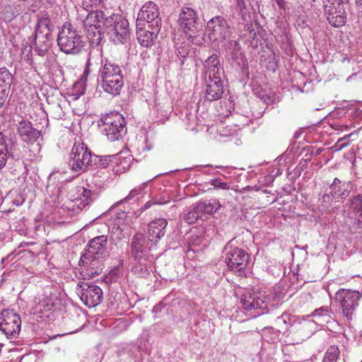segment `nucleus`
Segmentation results:
<instances>
[{"label":"nucleus","mask_w":362,"mask_h":362,"mask_svg":"<svg viewBox=\"0 0 362 362\" xmlns=\"http://www.w3.org/2000/svg\"><path fill=\"white\" fill-rule=\"evenodd\" d=\"M99 78L105 92L112 95H118L120 93L124 86V76L119 65L108 59L102 60Z\"/></svg>","instance_id":"obj_1"},{"label":"nucleus","mask_w":362,"mask_h":362,"mask_svg":"<svg viewBox=\"0 0 362 362\" xmlns=\"http://www.w3.org/2000/svg\"><path fill=\"white\" fill-rule=\"evenodd\" d=\"M59 49L66 54H78L84 47L83 37L70 23H64L57 35Z\"/></svg>","instance_id":"obj_2"},{"label":"nucleus","mask_w":362,"mask_h":362,"mask_svg":"<svg viewBox=\"0 0 362 362\" xmlns=\"http://www.w3.org/2000/svg\"><path fill=\"white\" fill-rule=\"evenodd\" d=\"M94 156L83 142L75 143L69 153V166L80 175L93 168Z\"/></svg>","instance_id":"obj_3"},{"label":"nucleus","mask_w":362,"mask_h":362,"mask_svg":"<svg viewBox=\"0 0 362 362\" xmlns=\"http://www.w3.org/2000/svg\"><path fill=\"white\" fill-rule=\"evenodd\" d=\"M54 25L46 14L40 18L35 26L34 50L39 56H44L52 45Z\"/></svg>","instance_id":"obj_4"},{"label":"nucleus","mask_w":362,"mask_h":362,"mask_svg":"<svg viewBox=\"0 0 362 362\" xmlns=\"http://www.w3.org/2000/svg\"><path fill=\"white\" fill-rule=\"evenodd\" d=\"M103 26L112 42L115 44H125L130 40V30L128 21L122 16L112 13L105 18Z\"/></svg>","instance_id":"obj_5"},{"label":"nucleus","mask_w":362,"mask_h":362,"mask_svg":"<svg viewBox=\"0 0 362 362\" xmlns=\"http://www.w3.org/2000/svg\"><path fill=\"white\" fill-rule=\"evenodd\" d=\"M99 127L110 141L120 139L127 132L125 119L118 112H111L103 116Z\"/></svg>","instance_id":"obj_6"},{"label":"nucleus","mask_w":362,"mask_h":362,"mask_svg":"<svg viewBox=\"0 0 362 362\" xmlns=\"http://www.w3.org/2000/svg\"><path fill=\"white\" fill-rule=\"evenodd\" d=\"M107 235H102L90 240L81 261L83 266L89 267L92 262L105 258L107 255Z\"/></svg>","instance_id":"obj_7"},{"label":"nucleus","mask_w":362,"mask_h":362,"mask_svg":"<svg viewBox=\"0 0 362 362\" xmlns=\"http://www.w3.org/2000/svg\"><path fill=\"white\" fill-rule=\"evenodd\" d=\"M226 262L230 271L237 273L239 276L245 274L249 263V254L239 247L226 245L224 248Z\"/></svg>","instance_id":"obj_8"},{"label":"nucleus","mask_w":362,"mask_h":362,"mask_svg":"<svg viewBox=\"0 0 362 362\" xmlns=\"http://www.w3.org/2000/svg\"><path fill=\"white\" fill-rule=\"evenodd\" d=\"M272 297L264 295L262 292H244L240 297V303L243 308L246 310H257L258 315L269 311V305Z\"/></svg>","instance_id":"obj_9"},{"label":"nucleus","mask_w":362,"mask_h":362,"mask_svg":"<svg viewBox=\"0 0 362 362\" xmlns=\"http://www.w3.org/2000/svg\"><path fill=\"white\" fill-rule=\"evenodd\" d=\"M361 297L357 291L341 288L335 295V299L339 302L344 317L351 320L358 306V300Z\"/></svg>","instance_id":"obj_10"},{"label":"nucleus","mask_w":362,"mask_h":362,"mask_svg":"<svg viewBox=\"0 0 362 362\" xmlns=\"http://www.w3.org/2000/svg\"><path fill=\"white\" fill-rule=\"evenodd\" d=\"M348 0H324L323 7L329 23L336 28L344 25L346 21L344 4Z\"/></svg>","instance_id":"obj_11"},{"label":"nucleus","mask_w":362,"mask_h":362,"mask_svg":"<svg viewBox=\"0 0 362 362\" xmlns=\"http://www.w3.org/2000/svg\"><path fill=\"white\" fill-rule=\"evenodd\" d=\"M21 329L20 315L13 310H4L0 313V330L8 339H17Z\"/></svg>","instance_id":"obj_12"},{"label":"nucleus","mask_w":362,"mask_h":362,"mask_svg":"<svg viewBox=\"0 0 362 362\" xmlns=\"http://www.w3.org/2000/svg\"><path fill=\"white\" fill-rule=\"evenodd\" d=\"M144 22L148 24L152 30L158 31L161 27V18L158 5L153 1L146 2L138 13L136 24L138 26L144 25Z\"/></svg>","instance_id":"obj_13"},{"label":"nucleus","mask_w":362,"mask_h":362,"mask_svg":"<svg viewBox=\"0 0 362 362\" xmlns=\"http://www.w3.org/2000/svg\"><path fill=\"white\" fill-rule=\"evenodd\" d=\"M76 292L82 302L89 308L95 307L103 300L102 289L92 283L79 282L77 284Z\"/></svg>","instance_id":"obj_14"},{"label":"nucleus","mask_w":362,"mask_h":362,"mask_svg":"<svg viewBox=\"0 0 362 362\" xmlns=\"http://www.w3.org/2000/svg\"><path fill=\"white\" fill-rule=\"evenodd\" d=\"M208 36L212 42H222L230 36V26L228 21L222 16L211 18L206 23Z\"/></svg>","instance_id":"obj_15"},{"label":"nucleus","mask_w":362,"mask_h":362,"mask_svg":"<svg viewBox=\"0 0 362 362\" xmlns=\"http://www.w3.org/2000/svg\"><path fill=\"white\" fill-rule=\"evenodd\" d=\"M151 246L148 238L141 233H137L132 240L131 254L136 261L153 259V255L150 254Z\"/></svg>","instance_id":"obj_16"},{"label":"nucleus","mask_w":362,"mask_h":362,"mask_svg":"<svg viewBox=\"0 0 362 362\" xmlns=\"http://www.w3.org/2000/svg\"><path fill=\"white\" fill-rule=\"evenodd\" d=\"M179 24L185 33L196 32L199 26L197 11L189 6H185L179 15Z\"/></svg>","instance_id":"obj_17"},{"label":"nucleus","mask_w":362,"mask_h":362,"mask_svg":"<svg viewBox=\"0 0 362 362\" xmlns=\"http://www.w3.org/2000/svg\"><path fill=\"white\" fill-rule=\"evenodd\" d=\"M204 98L209 101L219 100L223 93V84L221 77L202 78Z\"/></svg>","instance_id":"obj_18"},{"label":"nucleus","mask_w":362,"mask_h":362,"mask_svg":"<svg viewBox=\"0 0 362 362\" xmlns=\"http://www.w3.org/2000/svg\"><path fill=\"white\" fill-rule=\"evenodd\" d=\"M204 69L202 78H211L221 77L222 67L220 57L218 54H213L209 57L203 64Z\"/></svg>","instance_id":"obj_19"},{"label":"nucleus","mask_w":362,"mask_h":362,"mask_svg":"<svg viewBox=\"0 0 362 362\" xmlns=\"http://www.w3.org/2000/svg\"><path fill=\"white\" fill-rule=\"evenodd\" d=\"M17 127L21 140L28 144L35 142L41 136V132L34 128L32 123L28 120H21Z\"/></svg>","instance_id":"obj_20"},{"label":"nucleus","mask_w":362,"mask_h":362,"mask_svg":"<svg viewBox=\"0 0 362 362\" xmlns=\"http://www.w3.org/2000/svg\"><path fill=\"white\" fill-rule=\"evenodd\" d=\"M106 16L103 11H93L88 13L83 21L84 28L89 35L95 34V31L103 25Z\"/></svg>","instance_id":"obj_21"},{"label":"nucleus","mask_w":362,"mask_h":362,"mask_svg":"<svg viewBox=\"0 0 362 362\" xmlns=\"http://www.w3.org/2000/svg\"><path fill=\"white\" fill-rule=\"evenodd\" d=\"M168 221L165 218H157L148 224V239L151 245H156L158 240L164 236Z\"/></svg>","instance_id":"obj_22"},{"label":"nucleus","mask_w":362,"mask_h":362,"mask_svg":"<svg viewBox=\"0 0 362 362\" xmlns=\"http://www.w3.org/2000/svg\"><path fill=\"white\" fill-rule=\"evenodd\" d=\"M354 183L351 181H345L335 177L329 185L332 193L337 199H344L350 194L354 189Z\"/></svg>","instance_id":"obj_23"},{"label":"nucleus","mask_w":362,"mask_h":362,"mask_svg":"<svg viewBox=\"0 0 362 362\" xmlns=\"http://www.w3.org/2000/svg\"><path fill=\"white\" fill-rule=\"evenodd\" d=\"M158 31L153 30L149 31L144 28V25L138 26L136 25V36L139 44L142 47H151L153 45L154 41L157 37Z\"/></svg>","instance_id":"obj_24"},{"label":"nucleus","mask_w":362,"mask_h":362,"mask_svg":"<svg viewBox=\"0 0 362 362\" xmlns=\"http://www.w3.org/2000/svg\"><path fill=\"white\" fill-rule=\"evenodd\" d=\"M346 206L354 215L356 223L358 228H362V194L349 199Z\"/></svg>","instance_id":"obj_25"},{"label":"nucleus","mask_w":362,"mask_h":362,"mask_svg":"<svg viewBox=\"0 0 362 362\" xmlns=\"http://www.w3.org/2000/svg\"><path fill=\"white\" fill-rule=\"evenodd\" d=\"M196 206L202 216L215 213L221 207V204L216 200H205L197 203Z\"/></svg>","instance_id":"obj_26"},{"label":"nucleus","mask_w":362,"mask_h":362,"mask_svg":"<svg viewBox=\"0 0 362 362\" xmlns=\"http://www.w3.org/2000/svg\"><path fill=\"white\" fill-rule=\"evenodd\" d=\"M10 141L1 132H0V169H2L6 164L9 156H13V153L8 150Z\"/></svg>","instance_id":"obj_27"},{"label":"nucleus","mask_w":362,"mask_h":362,"mask_svg":"<svg viewBox=\"0 0 362 362\" xmlns=\"http://www.w3.org/2000/svg\"><path fill=\"white\" fill-rule=\"evenodd\" d=\"M153 260V259L137 261V263L132 268V272L139 277H147L149 275L148 268Z\"/></svg>","instance_id":"obj_28"},{"label":"nucleus","mask_w":362,"mask_h":362,"mask_svg":"<svg viewBox=\"0 0 362 362\" xmlns=\"http://www.w3.org/2000/svg\"><path fill=\"white\" fill-rule=\"evenodd\" d=\"M118 156L119 154L108 155L104 156L95 155L93 160V168L101 167L103 168H105L110 165V163L117 160Z\"/></svg>","instance_id":"obj_29"},{"label":"nucleus","mask_w":362,"mask_h":362,"mask_svg":"<svg viewBox=\"0 0 362 362\" xmlns=\"http://www.w3.org/2000/svg\"><path fill=\"white\" fill-rule=\"evenodd\" d=\"M77 193L78 194V199L81 200L80 204H81L83 207L86 206L93 201V192L89 189L79 187H78Z\"/></svg>","instance_id":"obj_30"},{"label":"nucleus","mask_w":362,"mask_h":362,"mask_svg":"<svg viewBox=\"0 0 362 362\" xmlns=\"http://www.w3.org/2000/svg\"><path fill=\"white\" fill-rule=\"evenodd\" d=\"M339 349L338 346H330L326 351L322 362H337L339 356Z\"/></svg>","instance_id":"obj_31"},{"label":"nucleus","mask_w":362,"mask_h":362,"mask_svg":"<svg viewBox=\"0 0 362 362\" xmlns=\"http://www.w3.org/2000/svg\"><path fill=\"white\" fill-rule=\"evenodd\" d=\"M331 314L332 311L330 310L327 308L322 307L315 310L312 313V316L316 317L319 320H321L322 322H327L331 318Z\"/></svg>","instance_id":"obj_32"},{"label":"nucleus","mask_w":362,"mask_h":362,"mask_svg":"<svg viewBox=\"0 0 362 362\" xmlns=\"http://www.w3.org/2000/svg\"><path fill=\"white\" fill-rule=\"evenodd\" d=\"M235 3L238 14L241 16L244 21L248 22L250 20V13L246 6L245 0H235Z\"/></svg>","instance_id":"obj_33"},{"label":"nucleus","mask_w":362,"mask_h":362,"mask_svg":"<svg viewBox=\"0 0 362 362\" xmlns=\"http://www.w3.org/2000/svg\"><path fill=\"white\" fill-rule=\"evenodd\" d=\"M202 218V216L198 210H197V206L194 205L190 210L187 211V213L184 215L183 219L186 223L192 224L195 223L199 218Z\"/></svg>","instance_id":"obj_34"},{"label":"nucleus","mask_w":362,"mask_h":362,"mask_svg":"<svg viewBox=\"0 0 362 362\" xmlns=\"http://www.w3.org/2000/svg\"><path fill=\"white\" fill-rule=\"evenodd\" d=\"M0 81H1L4 83L5 86H7L8 88H9L12 83L13 76L6 67L0 69Z\"/></svg>","instance_id":"obj_35"},{"label":"nucleus","mask_w":362,"mask_h":362,"mask_svg":"<svg viewBox=\"0 0 362 362\" xmlns=\"http://www.w3.org/2000/svg\"><path fill=\"white\" fill-rule=\"evenodd\" d=\"M88 80V76L82 74L81 78L74 83V88L76 90L78 89V92L80 95H83L85 93L86 82Z\"/></svg>","instance_id":"obj_36"},{"label":"nucleus","mask_w":362,"mask_h":362,"mask_svg":"<svg viewBox=\"0 0 362 362\" xmlns=\"http://www.w3.org/2000/svg\"><path fill=\"white\" fill-rule=\"evenodd\" d=\"M258 98L267 105L273 104L276 100L273 93H267L265 91L259 92Z\"/></svg>","instance_id":"obj_37"},{"label":"nucleus","mask_w":362,"mask_h":362,"mask_svg":"<svg viewBox=\"0 0 362 362\" xmlns=\"http://www.w3.org/2000/svg\"><path fill=\"white\" fill-rule=\"evenodd\" d=\"M337 199V197L332 193V190L329 193L324 194L320 199L322 203L325 204L324 208L328 207L334 202H336Z\"/></svg>","instance_id":"obj_38"},{"label":"nucleus","mask_w":362,"mask_h":362,"mask_svg":"<svg viewBox=\"0 0 362 362\" xmlns=\"http://www.w3.org/2000/svg\"><path fill=\"white\" fill-rule=\"evenodd\" d=\"M211 185L214 187V188L221 189H228L229 185L227 182H223L221 178H216L211 180L210 182Z\"/></svg>","instance_id":"obj_39"},{"label":"nucleus","mask_w":362,"mask_h":362,"mask_svg":"<svg viewBox=\"0 0 362 362\" xmlns=\"http://www.w3.org/2000/svg\"><path fill=\"white\" fill-rule=\"evenodd\" d=\"M351 136V134H348V135H345L343 138H341L339 139L338 141H337V146L341 149L342 148H344V146H347L348 144V142L346 141V140L348 139V138H349L350 136Z\"/></svg>","instance_id":"obj_40"},{"label":"nucleus","mask_w":362,"mask_h":362,"mask_svg":"<svg viewBox=\"0 0 362 362\" xmlns=\"http://www.w3.org/2000/svg\"><path fill=\"white\" fill-rule=\"evenodd\" d=\"M228 43L229 44L228 48H232L233 49L234 54H236L240 49V46L238 41L230 40Z\"/></svg>","instance_id":"obj_41"},{"label":"nucleus","mask_w":362,"mask_h":362,"mask_svg":"<svg viewBox=\"0 0 362 362\" xmlns=\"http://www.w3.org/2000/svg\"><path fill=\"white\" fill-rule=\"evenodd\" d=\"M139 194H141V188L134 189L129 192V194L125 197V199L124 200H129V199H132L133 197H134L136 195Z\"/></svg>","instance_id":"obj_42"},{"label":"nucleus","mask_w":362,"mask_h":362,"mask_svg":"<svg viewBox=\"0 0 362 362\" xmlns=\"http://www.w3.org/2000/svg\"><path fill=\"white\" fill-rule=\"evenodd\" d=\"M6 96H7L6 90L4 88H0V107H1L2 105H4Z\"/></svg>","instance_id":"obj_43"},{"label":"nucleus","mask_w":362,"mask_h":362,"mask_svg":"<svg viewBox=\"0 0 362 362\" xmlns=\"http://www.w3.org/2000/svg\"><path fill=\"white\" fill-rule=\"evenodd\" d=\"M287 320H288V316L286 315L283 314L276 318V324L279 325L281 322L285 324Z\"/></svg>","instance_id":"obj_44"},{"label":"nucleus","mask_w":362,"mask_h":362,"mask_svg":"<svg viewBox=\"0 0 362 362\" xmlns=\"http://www.w3.org/2000/svg\"><path fill=\"white\" fill-rule=\"evenodd\" d=\"M279 7L281 9L285 10L287 6V3L284 0H275Z\"/></svg>","instance_id":"obj_45"},{"label":"nucleus","mask_w":362,"mask_h":362,"mask_svg":"<svg viewBox=\"0 0 362 362\" xmlns=\"http://www.w3.org/2000/svg\"><path fill=\"white\" fill-rule=\"evenodd\" d=\"M90 59H88L87 60V62L86 64L85 70L83 71V74H84L85 76H88V75L90 74Z\"/></svg>","instance_id":"obj_46"},{"label":"nucleus","mask_w":362,"mask_h":362,"mask_svg":"<svg viewBox=\"0 0 362 362\" xmlns=\"http://www.w3.org/2000/svg\"><path fill=\"white\" fill-rule=\"evenodd\" d=\"M248 25V28H247V30L250 31V33H252V35L255 36L256 34H255V32L254 31V29L252 28V24L250 23V25Z\"/></svg>","instance_id":"obj_47"},{"label":"nucleus","mask_w":362,"mask_h":362,"mask_svg":"<svg viewBox=\"0 0 362 362\" xmlns=\"http://www.w3.org/2000/svg\"><path fill=\"white\" fill-rule=\"evenodd\" d=\"M150 206H151V204H150V202H146V203L145 204L144 207H145L146 209H147V208L150 207Z\"/></svg>","instance_id":"obj_48"},{"label":"nucleus","mask_w":362,"mask_h":362,"mask_svg":"<svg viewBox=\"0 0 362 362\" xmlns=\"http://www.w3.org/2000/svg\"><path fill=\"white\" fill-rule=\"evenodd\" d=\"M305 339V336H303L300 339L296 340V344H298L300 341H303Z\"/></svg>","instance_id":"obj_49"},{"label":"nucleus","mask_w":362,"mask_h":362,"mask_svg":"<svg viewBox=\"0 0 362 362\" xmlns=\"http://www.w3.org/2000/svg\"><path fill=\"white\" fill-rule=\"evenodd\" d=\"M98 0H90L92 3H95Z\"/></svg>","instance_id":"obj_50"},{"label":"nucleus","mask_w":362,"mask_h":362,"mask_svg":"<svg viewBox=\"0 0 362 362\" xmlns=\"http://www.w3.org/2000/svg\"><path fill=\"white\" fill-rule=\"evenodd\" d=\"M164 203H165L164 202H158V204H164Z\"/></svg>","instance_id":"obj_51"},{"label":"nucleus","mask_w":362,"mask_h":362,"mask_svg":"<svg viewBox=\"0 0 362 362\" xmlns=\"http://www.w3.org/2000/svg\"><path fill=\"white\" fill-rule=\"evenodd\" d=\"M301 331H302V329H301V328H300V329H298V330L297 331V332H300Z\"/></svg>","instance_id":"obj_52"},{"label":"nucleus","mask_w":362,"mask_h":362,"mask_svg":"<svg viewBox=\"0 0 362 362\" xmlns=\"http://www.w3.org/2000/svg\"><path fill=\"white\" fill-rule=\"evenodd\" d=\"M358 1H360L362 4V0H357L356 2L358 3Z\"/></svg>","instance_id":"obj_53"},{"label":"nucleus","mask_w":362,"mask_h":362,"mask_svg":"<svg viewBox=\"0 0 362 362\" xmlns=\"http://www.w3.org/2000/svg\"><path fill=\"white\" fill-rule=\"evenodd\" d=\"M361 362H362V360H361Z\"/></svg>","instance_id":"obj_54"}]
</instances>
